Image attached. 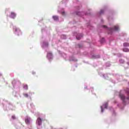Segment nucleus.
<instances>
[{
	"instance_id": "f257e3e1",
	"label": "nucleus",
	"mask_w": 129,
	"mask_h": 129,
	"mask_svg": "<svg viewBox=\"0 0 129 129\" xmlns=\"http://www.w3.org/2000/svg\"><path fill=\"white\" fill-rule=\"evenodd\" d=\"M119 97L121 99V100H122L123 103H124V104L126 103V100H129V97H127L126 98L124 95H123V94H121V93H119Z\"/></svg>"
},
{
	"instance_id": "f03ea898",
	"label": "nucleus",
	"mask_w": 129,
	"mask_h": 129,
	"mask_svg": "<svg viewBox=\"0 0 129 129\" xmlns=\"http://www.w3.org/2000/svg\"><path fill=\"white\" fill-rule=\"evenodd\" d=\"M118 26H114L112 28L108 29V33H112L113 31H118Z\"/></svg>"
},
{
	"instance_id": "7ed1b4c3",
	"label": "nucleus",
	"mask_w": 129,
	"mask_h": 129,
	"mask_svg": "<svg viewBox=\"0 0 129 129\" xmlns=\"http://www.w3.org/2000/svg\"><path fill=\"white\" fill-rule=\"evenodd\" d=\"M14 30L15 31V34H17V35H19V34H21V31H20V29H17V28H14Z\"/></svg>"
},
{
	"instance_id": "20e7f679",
	"label": "nucleus",
	"mask_w": 129,
	"mask_h": 129,
	"mask_svg": "<svg viewBox=\"0 0 129 129\" xmlns=\"http://www.w3.org/2000/svg\"><path fill=\"white\" fill-rule=\"evenodd\" d=\"M36 122L39 125H40V124H42V120L41 118H38Z\"/></svg>"
},
{
	"instance_id": "39448f33",
	"label": "nucleus",
	"mask_w": 129,
	"mask_h": 129,
	"mask_svg": "<svg viewBox=\"0 0 129 129\" xmlns=\"http://www.w3.org/2000/svg\"><path fill=\"white\" fill-rule=\"evenodd\" d=\"M16 15L15 13H14V12L11 13V18H13V19H15V18H16Z\"/></svg>"
},
{
	"instance_id": "423d86ee",
	"label": "nucleus",
	"mask_w": 129,
	"mask_h": 129,
	"mask_svg": "<svg viewBox=\"0 0 129 129\" xmlns=\"http://www.w3.org/2000/svg\"><path fill=\"white\" fill-rule=\"evenodd\" d=\"M52 18L54 21H58L59 20L58 17L57 16H53Z\"/></svg>"
},
{
	"instance_id": "0eeeda50",
	"label": "nucleus",
	"mask_w": 129,
	"mask_h": 129,
	"mask_svg": "<svg viewBox=\"0 0 129 129\" xmlns=\"http://www.w3.org/2000/svg\"><path fill=\"white\" fill-rule=\"evenodd\" d=\"M123 52H129V49H128L127 48H124V49H123Z\"/></svg>"
},
{
	"instance_id": "6e6552de",
	"label": "nucleus",
	"mask_w": 129,
	"mask_h": 129,
	"mask_svg": "<svg viewBox=\"0 0 129 129\" xmlns=\"http://www.w3.org/2000/svg\"><path fill=\"white\" fill-rule=\"evenodd\" d=\"M123 46L124 47H129V43H124Z\"/></svg>"
},
{
	"instance_id": "1a4fd4ad",
	"label": "nucleus",
	"mask_w": 129,
	"mask_h": 129,
	"mask_svg": "<svg viewBox=\"0 0 129 129\" xmlns=\"http://www.w3.org/2000/svg\"><path fill=\"white\" fill-rule=\"evenodd\" d=\"M83 37V35H81L80 37H79V35H78L77 36H76V38L77 40H80L81 38Z\"/></svg>"
},
{
	"instance_id": "9d476101",
	"label": "nucleus",
	"mask_w": 129,
	"mask_h": 129,
	"mask_svg": "<svg viewBox=\"0 0 129 129\" xmlns=\"http://www.w3.org/2000/svg\"><path fill=\"white\" fill-rule=\"evenodd\" d=\"M25 121L26 123H30V119H26Z\"/></svg>"
},
{
	"instance_id": "9b49d317",
	"label": "nucleus",
	"mask_w": 129,
	"mask_h": 129,
	"mask_svg": "<svg viewBox=\"0 0 129 129\" xmlns=\"http://www.w3.org/2000/svg\"><path fill=\"white\" fill-rule=\"evenodd\" d=\"M24 89H25V90H28V85H24Z\"/></svg>"
},
{
	"instance_id": "f8f14e48",
	"label": "nucleus",
	"mask_w": 129,
	"mask_h": 129,
	"mask_svg": "<svg viewBox=\"0 0 129 129\" xmlns=\"http://www.w3.org/2000/svg\"><path fill=\"white\" fill-rule=\"evenodd\" d=\"M47 56H48V57H49V56H52V52H48Z\"/></svg>"
},
{
	"instance_id": "ddd939ff",
	"label": "nucleus",
	"mask_w": 129,
	"mask_h": 129,
	"mask_svg": "<svg viewBox=\"0 0 129 129\" xmlns=\"http://www.w3.org/2000/svg\"><path fill=\"white\" fill-rule=\"evenodd\" d=\"M104 107H105L106 109H107V106H108V104H107V103H105L104 104Z\"/></svg>"
},
{
	"instance_id": "4468645a",
	"label": "nucleus",
	"mask_w": 129,
	"mask_h": 129,
	"mask_svg": "<svg viewBox=\"0 0 129 129\" xmlns=\"http://www.w3.org/2000/svg\"><path fill=\"white\" fill-rule=\"evenodd\" d=\"M24 97H26V98H28V94H24Z\"/></svg>"
},
{
	"instance_id": "2eb2a0df",
	"label": "nucleus",
	"mask_w": 129,
	"mask_h": 129,
	"mask_svg": "<svg viewBox=\"0 0 129 129\" xmlns=\"http://www.w3.org/2000/svg\"><path fill=\"white\" fill-rule=\"evenodd\" d=\"M120 62H124V59H119Z\"/></svg>"
},
{
	"instance_id": "dca6fc26",
	"label": "nucleus",
	"mask_w": 129,
	"mask_h": 129,
	"mask_svg": "<svg viewBox=\"0 0 129 129\" xmlns=\"http://www.w3.org/2000/svg\"><path fill=\"white\" fill-rule=\"evenodd\" d=\"M77 15H78V16H81V13H80V12H78V13H77Z\"/></svg>"
},
{
	"instance_id": "f3484780",
	"label": "nucleus",
	"mask_w": 129,
	"mask_h": 129,
	"mask_svg": "<svg viewBox=\"0 0 129 129\" xmlns=\"http://www.w3.org/2000/svg\"><path fill=\"white\" fill-rule=\"evenodd\" d=\"M126 93H127L128 94H129V89L126 90Z\"/></svg>"
},
{
	"instance_id": "a211bd4d",
	"label": "nucleus",
	"mask_w": 129,
	"mask_h": 129,
	"mask_svg": "<svg viewBox=\"0 0 129 129\" xmlns=\"http://www.w3.org/2000/svg\"><path fill=\"white\" fill-rule=\"evenodd\" d=\"M104 11L103 10H101L100 11V14H102V13H103Z\"/></svg>"
},
{
	"instance_id": "6ab92c4d",
	"label": "nucleus",
	"mask_w": 129,
	"mask_h": 129,
	"mask_svg": "<svg viewBox=\"0 0 129 129\" xmlns=\"http://www.w3.org/2000/svg\"><path fill=\"white\" fill-rule=\"evenodd\" d=\"M12 118H13V119H15V118H16L15 116H12Z\"/></svg>"
},
{
	"instance_id": "aec40b11",
	"label": "nucleus",
	"mask_w": 129,
	"mask_h": 129,
	"mask_svg": "<svg viewBox=\"0 0 129 129\" xmlns=\"http://www.w3.org/2000/svg\"><path fill=\"white\" fill-rule=\"evenodd\" d=\"M101 112H103V109L102 107H101Z\"/></svg>"
},
{
	"instance_id": "412c9836",
	"label": "nucleus",
	"mask_w": 129,
	"mask_h": 129,
	"mask_svg": "<svg viewBox=\"0 0 129 129\" xmlns=\"http://www.w3.org/2000/svg\"><path fill=\"white\" fill-rule=\"evenodd\" d=\"M62 15H64L65 13L64 12H62V13H61Z\"/></svg>"
},
{
	"instance_id": "4be33fe9",
	"label": "nucleus",
	"mask_w": 129,
	"mask_h": 129,
	"mask_svg": "<svg viewBox=\"0 0 129 129\" xmlns=\"http://www.w3.org/2000/svg\"><path fill=\"white\" fill-rule=\"evenodd\" d=\"M103 28H106V26H103Z\"/></svg>"
},
{
	"instance_id": "5701e85b",
	"label": "nucleus",
	"mask_w": 129,
	"mask_h": 129,
	"mask_svg": "<svg viewBox=\"0 0 129 129\" xmlns=\"http://www.w3.org/2000/svg\"><path fill=\"white\" fill-rule=\"evenodd\" d=\"M127 63L128 64H129V61H128V62H127Z\"/></svg>"
}]
</instances>
